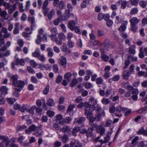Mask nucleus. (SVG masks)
<instances>
[{
	"instance_id": "ea45409f",
	"label": "nucleus",
	"mask_w": 147,
	"mask_h": 147,
	"mask_svg": "<svg viewBox=\"0 0 147 147\" xmlns=\"http://www.w3.org/2000/svg\"><path fill=\"white\" fill-rule=\"evenodd\" d=\"M53 69L54 72L55 73H58L59 68L57 64H55L53 65Z\"/></svg>"
},
{
	"instance_id": "58836bf2",
	"label": "nucleus",
	"mask_w": 147,
	"mask_h": 147,
	"mask_svg": "<svg viewBox=\"0 0 147 147\" xmlns=\"http://www.w3.org/2000/svg\"><path fill=\"white\" fill-rule=\"evenodd\" d=\"M129 53L130 54L134 55L135 54V49L133 47H130L129 49Z\"/></svg>"
},
{
	"instance_id": "864d4df0",
	"label": "nucleus",
	"mask_w": 147,
	"mask_h": 147,
	"mask_svg": "<svg viewBox=\"0 0 147 147\" xmlns=\"http://www.w3.org/2000/svg\"><path fill=\"white\" fill-rule=\"evenodd\" d=\"M138 12V9L137 7L133 8L130 11V14L131 15H134L136 13Z\"/></svg>"
},
{
	"instance_id": "c03bdc74",
	"label": "nucleus",
	"mask_w": 147,
	"mask_h": 147,
	"mask_svg": "<svg viewBox=\"0 0 147 147\" xmlns=\"http://www.w3.org/2000/svg\"><path fill=\"white\" fill-rule=\"evenodd\" d=\"M62 79V76L59 75L56 78L55 82L59 84L61 82Z\"/></svg>"
},
{
	"instance_id": "09e8293b",
	"label": "nucleus",
	"mask_w": 147,
	"mask_h": 147,
	"mask_svg": "<svg viewBox=\"0 0 147 147\" xmlns=\"http://www.w3.org/2000/svg\"><path fill=\"white\" fill-rule=\"evenodd\" d=\"M68 138L67 135H64L62 138V141L63 143H66L68 140Z\"/></svg>"
},
{
	"instance_id": "a19ab883",
	"label": "nucleus",
	"mask_w": 147,
	"mask_h": 147,
	"mask_svg": "<svg viewBox=\"0 0 147 147\" xmlns=\"http://www.w3.org/2000/svg\"><path fill=\"white\" fill-rule=\"evenodd\" d=\"M105 34L104 32L101 30H98L97 31V36L98 37L103 36Z\"/></svg>"
},
{
	"instance_id": "a211bd4d",
	"label": "nucleus",
	"mask_w": 147,
	"mask_h": 147,
	"mask_svg": "<svg viewBox=\"0 0 147 147\" xmlns=\"http://www.w3.org/2000/svg\"><path fill=\"white\" fill-rule=\"evenodd\" d=\"M70 145L71 147H82V145L78 141L71 142L70 143Z\"/></svg>"
},
{
	"instance_id": "7c9ffc66",
	"label": "nucleus",
	"mask_w": 147,
	"mask_h": 147,
	"mask_svg": "<svg viewBox=\"0 0 147 147\" xmlns=\"http://www.w3.org/2000/svg\"><path fill=\"white\" fill-rule=\"evenodd\" d=\"M30 64L33 68H35L38 65V64L33 60H32L30 61Z\"/></svg>"
},
{
	"instance_id": "c9c22d12",
	"label": "nucleus",
	"mask_w": 147,
	"mask_h": 147,
	"mask_svg": "<svg viewBox=\"0 0 147 147\" xmlns=\"http://www.w3.org/2000/svg\"><path fill=\"white\" fill-rule=\"evenodd\" d=\"M47 104L50 106H53L55 105V102L52 99H50L47 101Z\"/></svg>"
},
{
	"instance_id": "20e7f679",
	"label": "nucleus",
	"mask_w": 147,
	"mask_h": 147,
	"mask_svg": "<svg viewBox=\"0 0 147 147\" xmlns=\"http://www.w3.org/2000/svg\"><path fill=\"white\" fill-rule=\"evenodd\" d=\"M25 64V62L24 60L23 59H19L17 58L15 59V62H13L11 64V67L12 69L15 68V65H18V64L23 66Z\"/></svg>"
},
{
	"instance_id": "2f4dec72",
	"label": "nucleus",
	"mask_w": 147,
	"mask_h": 147,
	"mask_svg": "<svg viewBox=\"0 0 147 147\" xmlns=\"http://www.w3.org/2000/svg\"><path fill=\"white\" fill-rule=\"evenodd\" d=\"M28 20L32 24L31 26V28L32 29V27H33L34 26V23L35 22L34 18L33 17H32L31 18L29 17L28 18Z\"/></svg>"
},
{
	"instance_id": "6ab92c4d",
	"label": "nucleus",
	"mask_w": 147,
	"mask_h": 147,
	"mask_svg": "<svg viewBox=\"0 0 147 147\" xmlns=\"http://www.w3.org/2000/svg\"><path fill=\"white\" fill-rule=\"evenodd\" d=\"M138 93V89L134 90L132 93H131L132 95L131 97L134 100H137L138 98L137 95Z\"/></svg>"
},
{
	"instance_id": "bb28decb",
	"label": "nucleus",
	"mask_w": 147,
	"mask_h": 147,
	"mask_svg": "<svg viewBox=\"0 0 147 147\" xmlns=\"http://www.w3.org/2000/svg\"><path fill=\"white\" fill-rule=\"evenodd\" d=\"M71 73L70 72H69L66 73L64 77V78L67 80V82H69L71 80Z\"/></svg>"
},
{
	"instance_id": "774afa93",
	"label": "nucleus",
	"mask_w": 147,
	"mask_h": 147,
	"mask_svg": "<svg viewBox=\"0 0 147 147\" xmlns=\"http://www.w3.org/2000/svg\"><path fill=\"white\" fill-rule=\"evenodd\" d=\"M142 23L143 26H145L147 24V18H144L142 20Z\"/></svg>"
},
{
	"instance_id": "de8ad7c7",
	"label": "nucleus",
	"mask_w": 147,
	"mask_h": 147,
	"mask_svg": "<svg viewBox=\"0 0 147 147\" xmlns=\"http://www.w3.org/2000/svg\"><path fill=\"white\" fill-rule=\"evenodd\" d=\"M113 123V121L109 119H107L106 122V126L109 127Z\"/></svg>"
},
{
	"instance_id": "1a4fd4ad",
	"label": "nucleus",
	"mask_w": 147,
	"mask_h": 147,
	"mask_svg": "<svg viewBox=\"0 0 147 147\" xmlns=\"http://www.w3.org/2000/svg\"><path fill=\"white\" fill-rule=\"evenodd\" d=\"M123 113V108H122L120 106H118L116 107L115 113L116 116L120 117L122 115Z\"/></svg>"
},
{
	"instance_id": "4d7b16f0",
	"label": "nucleus",
	"mask_w": 147,
	"mask_h": 147,
	"mask_svg": "<svg viewBox=\"0 0 147 147\" xmlns=\"http://www.w3.org/2000/svg\"><path fill=\"white\" fill-rule=\"evenodd\" d=\"M86 120L85 117H81L79 118L77 120V122L79 124H80L84 121Z\"/></svg>"
},
{
	"instance_id": "c85d7f7f",
	"label": "nucleus",
	"mask_w": 147,
	"mask_h": 147,
	"mask_svg": "<svg viewBox=\"0 0 147 147\" xmlns=\"http://www.w3.org/2000/svg\"><path fill=\"white\" fill-rule=\"evenodd\" d=\"M110 100L109 98H103L101 100V102L104 105H107L110 102Z\"/></svg>"
},
{
	"instance_id": "13d9d810",
	"label": "nucleus",
	"mask_w": 147,
	"mask_h": 147,
	"mask_svg": "<svg viewBox=\"0 0 147 147\" xmlns=\"http://www.w3.org/2000/svg\"><path fill=\"white\" fill-rule=\"evenodd\" d=\"M7 102L9 104H13L15 101V100L13 98H9L7 99Z\"/></svg>"
},
{
	"instance_id": "6e6d98bb",
	"label": "nucleus",
	"mask_w": 147,
	"mask_h": 147,
	"mask_svg": "<svg viewBox=\"0 0 147 147\" xmlns=\"http://www.w3.org/2000/svg\"><path fill=\"white\" fill-rule=\"evenodd\" d=\"M49 85L47 86L45 89L43 91V94L45 95H47L49 92Z\"/></svg>"
},
{
	"instance_id": "2eb2a0df",
	"label": "nucleus",
	"mask_w": 147,
	"mask_h": 147,
	"mask_svg": "<svg viewBox=\"0 0 147 147\" xmlns=\"http://www.w3.org/2000/svg\"><path fill=\"white\" fill-rule=\"evenodd\" d=\"M61 49L63 52H67V53L69 54H70L71 53L70 50L67 48V45L65 43H63Z\"/></svg>"
},
{
	"instance_id": "f3484780",
	"label": "nucleus",
	"mask_w": 147,
	"mask_h": 147,
	"mask_svg": "<svg viewBox=\"0 0 147 147\" xmlns=\"http://www.w3.org/2000/svg\"><path fill=\"white\" fill-rule=\"evenodd\" d=\"M71 15H73V14L71 13L70 11L68 10H65V13H64V19L65 20H67L70 18Z\"/></svg>"
},
{
	"instance_id": "9d476101",
	"label": "nucleus",
	"mask_w": 147,
	"mask_h": 147,
	"mask_svg": "<svg viewBox=\"0 0 147 147\" xmlns=\"http://www.w3.org/2000/svg\"><path fill=\"white\" fill-rule=\"evenodd\" d=\"M76 24V23L74 20L70 21L68 23V27L71 30L74 31L76 27L75 26Z\"/></svg>"
},
{
	"instance_id": "f03ea898",
	"label": "nucleus",
	"mask_w": 147,
	"mask_h": 147,
	"mask_svg": "<svg viewBox=\"0 0 147 147\" xmlns=\"http://www.w3.org/2000/svg\"><path fill=\"white\" fill-rule=\"evenodd\" d=\"M25 83L24 81L18 80L13 86L15 87V89L17 91H20L23 88Z\"/></svg>"
},
{
	"instance_id": "49530a36",
	"label": "nucleus",
	"mask_w": 147,
	"mask_h": 147,
	"mask_svg": "<svg viewBox=\"0 0 147 147\" xmlns=\"http://www.w3.org/2000/svg\"><path fill=\"white\" fill-rule=\"evenodd\" d=\"M101 59L104 61H108L109 59V57L105 54H103L101 56Z\"/></svg>"
},
{
	"instance_id": "338daca9",
	"label": "nucleus",
	"mask_w": 147,
	"mask_h": 147,
	"mask_svg": "<svg viewBox=\"0 0 147 147\" xmlns=\"http://www.w3.org/2000/svg\"><path fill=\"white\" fill-rule=\"evenodd\" d=\"M103 81L102 78L100 77L98 78L96 80V82L98 84H101Z\"/></svg>"
},
{
	"instance_id": "f257e3e1",
	"label": "nucleus",
	"mask_w": 147,
	"mask_h": 147,
	"mask_svg": "<svg viewBox=\"0 0 147 147\" xmlns=\"http://www.w3.org/2000/svg\"><path fill=\"white\" fill-rule=\"evenodd\" d=\"M140 21L136 17H134L130 19L129 22L130 23V29L133 32H136L138 30L137 25Z\"/></svg>"
},
{
	"instance_id": "72a5a7b5",
	"label": "nucleus",
	"mask_w": 147,
	"mask_h": 147,
	"mask_svg": "<svg viewBox=\"0 0 147 147\" xmlns=\"http://www.w3.org/2000/svg\"><path fill=\"white\" fill-rule=\"evenodd\" d=\"M29 107L28 105H25L20 108V111L22 112H24V111H28V110Z\"/></svg>"
},
{
	"instance_id": "69168bd1",
	"label": "nucleus",
	"mask_w": 147,
	"mask_h": 147,
	"mask_svg": "<svg viewBox=\"0 0 147 147\" xmlns=\"http://www.w3.org/2000/svg\"><path fill=\"white\" fill-rule=\"evenodd\" d=\"M128 3V2L125 1H122L121 3V7L123 9L125 8L126 7V6Z\"/></svg>"
},
{
	"instance_id": "603ef678",
	"label": "nucleus",
	"mask_w": 147,
	"mask_h": 147,
	"mask_svg": "<svg viewBox=\"0 0 147 147\" xmlns=\"http://www.w3.org/2000/svg\"><path fill=\"white\" fill-rule=\"evenodd\" d=\"M0 139L5 142L8 140V137L6 136H0Z\"/></svg>"
},
{
	"instance_id": "0e129e2a",
	"label": "nucleus",
	"mask_w": 147,
	"mask_h": 147,
	"mask_svg": "<svg viewBox=\"0 0 147 147\" xmlns=\"http://www.w3.org/2000/svg\"><path fill=\"white\" fill-rule=\"evenodd\" d=\"M27 70L29 73L32 74H34L35 73L34 69L30 66L27 67Z\"/></svg>"
},
{
	"instance_id": "473e14b6",
	"label": "nucleus",
	"mask_w": 147,
	"mask_h": 147,
	"mask_svg": "<svg viewBox=\"0 0 147 147\" xmlns=\"http://www.w3.org/2000/svg\"><path fill=\"white\" fill-rule=\"evenodd\" d=\"M110 139V136L109 135H107L106 137L105 138L104 141H103L102 140H100V142L101 143V144L104 143L108 142Z\"/></svg>"
},
{
	"instance_id": "5701e85b",
	"label": "nucleus",
	"mask_w": 147,
	"mask_h": 147,
	"mask_svg": "<svg viewBox=\"0 0 147 147\" xmlns=\"http://www.w3.org/2000/svg\"><path fill=\"white\" fill-rule=\"evenodd\" d=\"M55 14V11L53 9H51L47 15V17L49 20H51L53 16H54Z\"/></svg>"
},
{
	"instance_id": "052dcab7",
	"label": "nucleus",
	"mask_w": 147,
	"mask_h": 147,
	"mask_svg": "<svg viewBox=\"0 0 147 147\" xmlns=\"http://www.w3.org/2000/svg\"><path fill=\"white\" fill-rule=\"evenodd\" d=\"M126 28V26L125 24H123L120 26L119 28V30L123 32L125 31Z\"/></svg>"
},
{
	"instance_id": "4468645a",
	"label": "nucleus",
	"mask_w": 147,
	"mask_h": 147,
	"mask_svg": "<svg viewBox=\"0 0 147 147\" xmlns=\"http://www.w3.org/2000/svg\"><path fill=\"white\" fill-rule=\"evenodd\" d=\"M33 134L37 137H40L42 134L40 128L39 127H38L37 128L34 132Z\"/></svg>"
},
{
	"instance_id": "f8f14e48",
	"label": "nucleus",
	"mask_w": 147,
	"mask_h": 147,
	"mask_svg": "<svg viewBox=\"0 0 147 147\" xmlns=\"http://www.w3.org/2000/svg\"><path fill=\"white\" fill-rule=\"evenodd\" d=\"M38 39L36 41V43L37 44H39L40 41L43 40L46 42L47 41V36L45 35L43 36L42 38L40 35H38L37 36Z\"/></svg>"
},
{
	"instance_id": "9b49d317",
	"label": "nucleus",
	"mask_w": 147,
	"mask_h": 147,
	"mask_svg": "<svg viewBox=\"0 0 147 147\" xmlns=\"http://www.w3.org/2000/svg\"><path fill=\"white\" fill-rule=\"evenodd\" d=\"M37 127L34 124H32L30 126L29 128L26 130V132L27 134H29L31 132H34L37 128Z\"/></svg>"
},
{
	"instance_id": "cd10ccee",
	"label": "nucleus",
	"mask_w": 147,
	"mask_h": 147,
	"mask_svg": "<svg viewBox=\"0 0 147 147\" xmlns=\"http://www.w3.org/2000/svg\"><path fill=\"white\" fill-rule=\"evenodd\" d=\"M80 130L79 127H76L74 128L72 132V134L74 136H76V133Z\"/></svg>"
},
{
	"instance_id": "ddd939ff",
	"label": "nucleus",
	"mask_w": 147,
	"mask_h": 147,
	"mask_svg": "<svg viewBox=\"0 0 147 147\" xmlns=\"http://www.w3.org/2000/svg\"><path fill=\"white\" fill-rule=\"evenodd\" d=\"M96 130L98 133L100 134V135L103 136L105 133V129L102 125H100L97 127Z\"/></svg>"
},
{
	"instance_id": "37998d69",
	"label": "nucleus",
	"mask_w": 147,
	"mask_h": 147,
	"mask_svg": "<svg viewBox=\"0 0 147 147\" xmlns=\"http://www.w3.org/2000/svg\"><path fill=\"white\" fill-rule=\"evenodd\" d=\"M16 5L14 4L13 5V7L12 8L8 9V12L9 14H11L13 13L14 11L16 9Z\"/></svg>"
},
{
	"instance_id": "4c0bfd02",
	"label": "nucleus",
	"mask_w": 147,
	"mask_h": 147,
	"mask_svg": "<svg viewBox=\"0 0 147 147\" xmlns=\"http://www.w3.org/2000/svg\"><path fill=\"white\" fill-rule=\"evenodd\" d=\"M3 5L5 7V9H8L13 7V5H10L6 2L4 3Z\"/></svg>"
},
{
	"instance_id": "a18cd8bd",
	"label": "nucleus",
	"mask_w": 147,
	"mask_h": 147,
	"mask_svg": "<svg viewBox=\"0 0 147 147\" xmlns=\"http://www.w3.org/2000/svg\"><path fill=\"white\" fill-rule=\"evenodd\" d=\"M101 117V114L96 113V116L94 118L96 121H98L100 120Z\"/></svg>"
},
{
	"instance_id": "e2e57ef3",
	"label": "nucleus",
	"mask_w": 147,
	"mask_h": 147,
	"mask_svg": "<svg viewBox=\"0 0 147 147\" xmlns=\"http://www.w3.org/2000/svg\"><path fill=\"white\" fill-rule=\"evenodd\" d=\"M104 14L102 13H99L98 14V19L100 21H101L104 18Z\"/></svg>"
},
{
	"instance_id": "79ce46f5",
	"label": "nucleus",
	"mask_w": 147,
	"mask_h": 147,
	"mask_svg": "<svg viewBox=\"0 0 147 147\" xmlns=\"http://www.w3.org/2000/svg\"><path fill=\"white\" fill-rule=\"evenodd\" d=\"M38 58L40 61L42 62H44L45 61L46 59L43 54H40Z\"/></svg>"
},
{
	"instance_id": "a878e982",
	"label": "nucleus",
	"mask_w": 147,
	"mask_h": 147,
	"mask_svg": "<svg viewBox=\"0 0 147 147\" xmlns=\"http://www.w3.org/2000/svg\"><path fill=\"white\" fill-rule=\"evenodd\" d=\"M51 32L52 34L50 35L51 37L55 36L57 34V32L56 28H51Z\"/></svg>"
},
{
	"instance_id": "6e6552de",
	"label": "nucleus",
	"mask_w": 147,
	"mask_h": 147,
	"mask_svg": "<svg viewBox=\"0 0 147 147\" xmlns=\"http://www.w3.org/2000/svg\"><path fill=\"white\" fill-rule=\"evenodd\" d=\"M58 62L60 65L63 66L65 67H66L67 60L66 58L64 56H61L58 59Z\"/></svg>"
},
{
	"instance_id": "f704fd0d",
	"label": "nucleus",
	"mask_w": 147,
	"mask_h": 147,
	"mask_svg": "<svg viewBox=\"0 0 147 147\" xmlns=\"http://www.w3.org/2000/svg\"><path fill=\"white\" fill-rule=\"evenodd\" d=\"M1 16L5 20H7L8 18V15L7 14V12L6 11H4L1 12Z\"/></svg>"
},
{
	"instance_id": "4be33fe9",
	"label": "nucleus",
	"mask_w": 147,
	"mask_h": 147,
	"mask_svg": "<svg viewBox=\"0 0 147 147\" xmlns=\"http://www.w3.org/2000/svg\"><path fill=\"white\" fill-rule=\"evenodd\" d=\"M18 76L17 75H15L12 76L11 77V80L12 82V84L13 85L18 80Z\"/></svg>"
},
{
	"instance_id": "39448f33",
	"label": "nucleus",
	"mask_w": 147,
	"mask_h": 147,
	"mask_svg": "<svg viewBox=\"0 0 147 147\" xmlns=\"http://www.w3.org/2000/svg\"><path fill=\"white\" fill-rule=\"evenodd\" d=\"M103 45H104L105 47L107 48H112L114 47L115 46L114 42L109 41V39L107 38L105 39Z\"/></svg>"
},
{
	"instance_id": "dca6fc26",
	"label": "nucleus",
	"mask_w": 147,
	"mask_h": 147,
	"mask_svg": "<svg viewBox=\"0 0 147 147\" xmlns=\"http://www.w3.org/2000/svg\"><path fill=\"white\" fill-rule=\"evenodd\" d=\"M8 89L5 86H2L0 88V93L1 95H5L7 93Z\"/></svg>"
},
{
	"instance_id": "8fccbe9b",
	"label": "nucleus",
	"mask_w": 147,
	"mask_h": 147,
	"mask_svg": "<svg viewBox=\"0 0 147 147\" xmlns=\"http://www.w3.org/2000/svg\"><path fill=\"white\" fill-rule=\"evenodd\" d=\"M88 131L86 133V136L88 137H91L92 134V130L90 128H89L87 130Z\"/></svg>"
},
{
	"instance_id": "b1692460",
	"label": "nucleus",
	"mask_w": 147,
	"mask_h": 147,
	"mask_svg": "<svg viewBox=\"0 0 147 147\" xmlns=\"http://www.w3.org/2000/svg\"><path fill=\"white\" fill-rule=\"evenodd\" d=\"M97 100L95 98L93 97H90L89 99V103L91 104V105H94L97 103Z\"/></svg>"
},
{
	"instance_id": "5fc2aeb1",
	"label": "nucleus",
	"mask_w": 147,
	"mask_h": 147,
	"mask_svg": "<svg viewBox=\"0 0 147 147\" xmlns=\"http://www.w3.org/2000/svg\"><path fill=\"white\" fill-rule=\"evenodd\" d=\"M123 113H125V116H127L131 112V111L129 110H128L126 108H123Z\"/></svg>"
},
{
	"instance_id": "c756f323",
	"label": "nucleus",
	"mask_w": 147,
	"mask_h": 147,
	"mask_svg": "<svg viewBox=\"0 0 147 147\" xmlns=\"http://www.w3.org/2000/svg\"><path fill=\"white\" fill-rule=\"evenodd\" d=\"M59 7L60 9H63L65 8V5L64 4V2L62 1H60L58 4Z\"/></svg>"
},
{
	"instance_id": "393cba45",
	"label": "nucleus",
	"mask_w": 147,
	"mask_h": 147,
	"mask_svg": "<svg viewBox=\"0 0 147 147\" xmlns=\"http://www.w3.org/2000/svg\"><path fill=\"white\" fill-rule=\"evenodd\" d=\"M131 74L128 70H125L123 73V77L124 79H127Z\"/></svg>"
},
{
	"instance_id": "3c124183",
	"label": "nucleus",
	"mask_w": 147,
	"mask_h": 147,
	"mask_svg": "<svg viewBox=\"0 0 147 147\" xmlns=\"http://www.w3.org/2000/svg\"><path fill=\"white\" fill-rule=\"evenodd\" d=\"M128 59L134 62L136 61L137 60V57H133L131 55L129 56L128 57Z\"/></svg>"
},
{
	"instance_id": "aec40b11",
	"label": "nucleus",
	"mask_w": 147,
	"mask_h": 147,
	"mask_svg": "<svg viewBox=\"0 0 147 147\" xmlns=\"http://www.w3.org/2000/svg\"><path fill=\"white\" fill-rule=\"evenodd\" d=\"M61 131L64 133L67 132L68 133H70L71 129L69 126H64L61 129Z\"/></svg>"
},
{
	"instance_id": "680f3d73",
	"label": "nucleus",
	"mask_w": 147,
	"mask_h": 147,
	"mask_svg": "<svg viewBox=\"0 0 147 147\" xmlns=\"http://www.w3.org/2000/svg\"><path fill=\"white\" fill-rule=\"evenodd\" d=\"M67 45L69 48H72L74 46V44L71 40H68L67 42Z\"/></svg>"
},
{
	"instance_id": "412c9836",
	"label": "nucleus",
	"mask_w": 147,
	"mask_h": 147,
	"mask_svg": "<svg viewBox=\"0 0 147 147\" xmlns=\"http://www.w3.org/2000/svg\"><path fill=\"white\" fill-rule=\"evenodd\" d=\"M46 50L47 52L48 56L50 57H52L54 55L52 49L50 47H48L47 49Z\"/></svg>"
},
{
	"instance_id": "423d86ee",
	"label": "nucleus",
	"mask_w": 147,
	"mask_h": 147,
	"mask_svg": "<svg viewBox=\"0 0 147 147\" xmlns=\"http://www.w3.org/2000/svg\"><path fill=\"white\" fill-rule=\"evenodd\" d=\"M48 4V0H45L43 4L42 9L44 14L45 16L47 15L48 12L49 10V8L47 7Z\"/></svg>"
},
{
	"instance_id": "7ed1b4c3",
	"label": "nucleus",
	"mask_w": 147,
	"mask_h": 147,
	"mask_svg": "<svg viewBox=\"0 0 147 147\" xmlns=\"http://www.w3.org/2000/svg\"><path fill=\"white\" fill-rule=\"evenodd\" d=\"M84 115L86 116L87 118L89 119L90 125H92L94 122L96 120L93 117V114L92 112H89L88 110H86L85 112Z\"/></svg>"
},
{
	"instance_id": "e433bc0d",
	"label": "nucleus",
	"mask_w": 147,
	"mask_h": 147,
	"mask_svg": "<svg viewBox=\"0 0 147 147\" xmlns=\"http://www.w3.org/2000/svg\"><path fill=\"white\" fill-rule=\"evenodd\" d=\"M78 83V81L75 78H74L70 84V86L71 87H73L77 84Z\"/></svg>"
},
{
	"instance_id": "bf43d9fd",
	"label": "nucleus",
	"mask_w": 147,
	"mask_h": 147,
	"mask_svg": "<svg viewBox=\"0 0 147 147\" xmlns=\"http://www.w3.org/2000/svg\"><path fill=\"white\" fill-rule=\"evenodd\" d=\"M74 105L71 104L69 105L67 109V111L70 112L73 111V109L75 107Z\"/></svg>"
},
{
	"instance_id": "0eeeda50",
	"label": "nucleus",
	"mask_w": 147,
	"mask_h": 147,
	"mask_svg": "<svg viewBox=\"0 0 147 147\" xmlns=\"http://www.w3.org/2000/svg\"><path fill=\"white\" fill-rule=\"evenodd\" d=\"M84 106L86 108L85 109V112L88 110L89 112H92L95 109V107L94 105H91V104L88 102H85L84 103Z\"/></svg>"
}]
</instances>
